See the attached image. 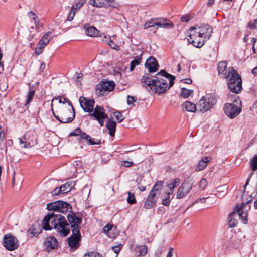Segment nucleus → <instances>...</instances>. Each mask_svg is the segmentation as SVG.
<instances>
[{
	"mask_svg": "<svg viewBox=\"0 0 257 257\" xmlns=\"http://www.w3.org/2000/svg\"><path fill=\"white\" fill-rule=\"evenodd\" d=\"M42 228L45 230H51L52 227L61 236H66L70 233L69 225L66 218L61 215L54 212L49 213L45 216L42 220Z\"/></svg>",
	"mask_w": 257,
	"mask_h": 257,
	"instance_id": "nucleus-1",
	"label": "nucleus"
},
{
	"mask_svg": "<svg viewBox=\"0 0 257 257\" xmlns=\"http://www.w3.org/2000/svg\"><path fill=\"white\" fill-rule=\"evenodd\" d=\"M175 78V76L167 73L165 70L158 72L155 76V82L152 92L158 95L164 93L173 85Z\"/></svg>",
	"mask_w": 257,
	"mask_h": 257,
	"instance_id": "nucleus-2",
	"label": "nucleus"
},
{
	"mask_svg": "<svg viewBox=\"0 0 257 257\" xmlns=\"http://www.w3.org/2000/svg\"><path fill=\"white\" fill-rule=\"evenodd\" d=\"M67 219L71 225L72 232V234L68 238V244L71 248L76 249L79 246V242L81 239L80 225L82 220L72 212L67 215Z\"/></svg>",
	"mask_w": 257,
	"mask_h": 257,
	"instance_id": "nucleus-3",
	"label": "nucleus"
},
{
	"mask_svg": "<svg viewBox=\"0 0 257 257\" xmlns=\"http://www.w3.org/2000/svg\"><path fill=\"white\" fill-rule=\"evenodd\" d=\"M224 79H226L228 89L232 93L238 94L242 90V79L236 70H231Z\"/></svg>",
	"mask_w": 257,
	"mask_h": 257,
	"instance_id": "nucleus-4",
	"label": "nucleus"
},
{
	"mask_svg": "<svg viewBox=\"0 0 257 257\" xmlns=\"http://www.w3.org/2000/svg\"><path fill=\"white\" fill-rule=\"evenodd\" d=\"M156 26L163 28H172L174 25L173 23L168 19L156 18L151 19L146 21L144 25V28L147 29Z\"/></svg>",
	"mask_w": 257,
	"mask_h": 257,
	"instance_id": "nucleus-5",
	"label": "nucleus"
},
{
	"mask_svg": "<svg viewBox=\"0 0 257 257\" xmlns=\"http://www.w3.org/2000/svg\"><path fill=\"white\" fill-rule=\"evenodd\" d=\"M51 110L55 117L61 123H69L71 122L75 117V111L73 107H72L73 112L67 108H62L60 110V116L55 115L51 104Z\"/></svg>",
	"mask_w": 257,
	"mask_h": 257,
	"instance_id": "nucleus-6",
	"label": "nucleus"
},
{
	"mask_svg": "<svg viewBox=\"0 0 257 257\" xmlns=\"http://www.w3.org/2000/svg\"><path fill=\"white\" fill-rule=\"evenodd\" d=\"M216 102V100L214 96L207 94L199 100L197 107L200 111L204 112L211 108Z\"/></svg>",
	"mask_w": 257,
	"mask_h": 257,
	"instance_id": "nucleus-7",
	"label": "nucleus"
},
{
	"mask_svg": "<svg viewBox=\"0 0 257 257\" xmlns=\"http://www.w3.org/2000/svg\"><path fill=\"white\" fill-rule=\"evenodd\" d=\"M47 209L49 211H54L62 213H66L69 210H71V205L63 201H57L47 204Z\"/></svg>",
	"mask_w": 257,
	"mask_h": 257,
	"instance_id": "nucleus-8",
	"label": "nucleus"
},
{
	"mask_svg": "<svg viewBox=\"0 0 257 257\" xmlns=\"http://www.w3.org/2000/svg\"><path fill=\"white\" fill-rule=\"evenodd\" d=\"M3 245L8 251H14L17 249L19 245L18 239L11 233L4 235L3 240Z\"/></svg>",
	"mask_w": 257,
	"mask_h": 257,
	"instance_id": "nucleus-9",
	"label": "nucleus"
},
{
	"mask_svg": "<svg viewBox=\"0 0 257 257\" xmlns=\"http://www.w3.org/2000/svg\"><path fill=\"white\" fill-rule=\"evenodd\" d=\"M19 145L22 148L29 149L37 143L35 136L32 134H26L19 138Z\"/></svg>",
	"mask_w": 257,
	"mask_h": 257,
	"instance_id": "nucleus-10",
	"label": "nucleus"
},
{
	"mask_svg": "<svg viewBox=\"0 0 257 257\" xmlns=\"http://www.w3.org/2000/svg\"><path fill=\"white\" fill-rule=\"evenodd\" d=\"M238 105L234 103H226L224 107L225 114L230 118L236 117L241 111V102L240 101Z\"/></svg>",
	"mask_w": 257,
	"mask_h": 257,
	"instance_id": "nucleus-11",
	"label": "nucleus"
},
{
	"mask_svg": "<svg viewBox=\"0 0 257 257\" xmlns=\"http://www.w3.org/2000/svg\"><path fill=\"white\" fill-rule=\"evenodd\" d=\"M193 182L189 178L185 179L179 187L176 193V198L181 199L186 196L192 188Z\"/></svg>",
	"mask_w": 257,
	"mask_h": 257,
	"instance_id": "nucleus-12",
	"label": "nucleus"
},
{
	"mask_svg": "<svg viewBox=\"0 0 257 257\" xmlns=\"http://www.w3.org/2000/svg\"><path fill=\"white\" fill-rule=\"evenodd\" d=\"M105 109L101 106L97 105L94 108L93 113L90 114L91 116L97 120L100 125L102 126L104 124V121L107 118V115L105 113Z\"/></svg>",
	"mask_w": 257,
	"mask_h": 257,
	"instance_id": "nucleus-13",
	"label": "nucleus"
},
{
	"mask_svg": "<svg viewBox=\"0 0 257 257\" xmlns=\"http://www.w3.org/2000/svg\"><path fill=\"white\" fill-rule=\"evenodd\" d=\"M70 136H80V139L85 140L87 141L88 144L89 145H96L99 144L100 141L94 142V139H92L90 136L86 134L81 131L80 128H77L73 132H71L69 134Z\"/></svg>",
	"mask_w": 257,
	"mask_h": 257,
	"instance_id": "nucleus-14",
	"label": "nucleus"
},
{
	"mask_svg": "<svg viewBox=\"0 0 257 257\" xmlns=\"http://www.w3.org/2000/svg\"><path fill=\"white\" fill-rule=\"evenodd\" d=\"M51 33L47 32L42 37L37 45L35 53L39 55L43 52V49L49 43Z\"/></svg>",
	"mask_w": 257,
	"mask_h": 257,
	"instance_id": "nucleus-15",
	"label": "nucleus"
},
{
	"mask_svg": "<svg viewBox=\"0 0 257 257\" xmlns=\"http://www.w3.org/2000/svg\"><path fill=\"white\" fill-rule=\"evenodd\" d=\"M79 100L80 105L84 111L88 112H92L95 104V101L93 99H88L84 97L81 96Z\"/></svg>",
	"mask_w": 257,
	"mask_h": 257,
	"instance_id": "nucleus-16",
	"label": "nucleus"
},
{
	"mask_svg": "<svg viewBox=\"0 0 257 257\" xmlns=\"http://www.w3.org/2000/svg\"><path fill=\"white\" fill-rule=\"evenodd\" d=\"M227 62L225 61L219 62L218 64L217 69L219 75L221 77L225 78V77L231 72V70L234 69L233 67H228L227 69Z\"/></svg>",
	"mask_w": 257,
	"mask_h": 257,
	"instance_id": "nucleus-17",
	"label": "nucleus"
},
{
	"mask_svg": "<svg viewBox=\"0 0 257 257\" xmlns=\"http://www.w3.org/2000/svg\"><path fill=\"white\" fill-rule=\"evenodd\" d=\"M250 201L251 200L247 201L246 203L242 202L240 204L237 205L234 210V212H238V215L244 224H246L247 222L248 214L247 212H244L243 210L245 205L248 204Z\"/></svg>",
	"mask_w": 257,
	"mask_h": 257,
	"instance_id": "nucleus-18",
	"label": "nucleus"
},
{
	"mask_svg": "<svg viewBox=\"0 0 257 257\" xmlns=\"http://www.w3.org/2000/svg\"><path fill=\"white\" fill-rule=\"evenodd\" d=\"M197 29L198 33H199L206 41L210 38L213 32L212 27L208 24L203 25Z\"/></svg>",
	"mask_w": 257,
	"mask_h": 257,
	"instance_id": "nucleus-19",
	"label": "nucleus"
},
{
	"mask_svg": "<svg viewBox=\"0 0 257 257\" xmlns=\"http://www.w3.org/2000/svg\"><path fill=\"white\" fill-rule=\"evenodd\" d=\"M155 82V77L151 79L148 75H144L141 79V82L143 87H145L148 91H153V86Z\"/></svg>",
	"mask_w": 257,
	"mask_h": 257,
	"instance_id": "nucleus-20",
	"label": "nucleus"
},
{
	"mask_svg": "<svg viewBox=\"0 0 257 257\" xmlns=\"http://www.w3.org/2000/svg\"><path fill=\"white\" fill-rule=\"evenodd\" d=\"M145 67L150 73L157 71L158 69V64L157 60L153 57H150L146 62Z\"/></svg>",
	"mask_w": 257,
	"mask_h": 257,
	"instance_id": "nucleus-21",
	"label": "nucleus"
},
{
	"mask_svg": "<svg viewBox=\"0 0 257 257\" xmlns=\"http://www.w3.org/2000/svg\"><path fill=\"white\" fill-rule=\"evenodd\" d=\"M156 193H153V191H150L148 196L146 200L144 202V207L146 209H151L153 207L156 203L155 197Z\"/></svg>",
	"mask_w": 257,
	"mask_h": 257,
	"instance_id": "nucleus-22",
	"label": "nucleus"
},
{
	"mask_svg": "<svg viewBox=\"0 0 257 257\" xmlns=\"http://www.w3.org/2000/svg\"><path fill=\"white\" fill-rule=\"evenodd\" d=\"M44 244L47 249H54L58 246V243L54 237L50 236L46 238Z\"/></svg>",
	"mask_w": 257,
	"mask_h": 257,
	"instance_id": "nucleus-23",
	"label": "nucleus"
},
{
	"mask_svg": "<svg viewBox=\"0 0 257 257\" xmlns=\"http://www.w3.org/2000/svg\"><path fill=\"white\" fill-rule=\"evenodd\" d=\"M115 83L111 81H104L101 84L100 91L106 92H110L114 89Z\"/></svg>",
	"mask_w": 257,
	"mask_h": 257,
	"instance_id": "nucleus-24",
	"label": "nucleus"
},
{
	"mask_svg": "<svg viewBox=\"0 0 257 257\" xmlns=\"http://www.w3.org/2000/svg\"><path fill=\"white\" fill-rule=\"evenodd\" d=\"M85 33L90 37H96L98 35L99 31L94 26H90L86 25L84 26Z\"/></svg>",
	"mask_w": 257,
	"mask_h": 257,
	"instance_id": "nucleus-25",
	"label": "nucleus"
},
{
	"mask_svg": "<svg viewBox=\"0 0 257 257\" xmlns=\"http://www.w3.org/2000/svg\"><path fill=\"white\" fill-rule=\"evenodd\" d=\"M106 127L109 131V134L110 136L114 137L116 131V122L110 119H108L106 124Z\"/></svg>",
	"mask_w": 257,
	"mask_h": 257,
	"instance_id": "nucleus-26",
	"label": "nucleus"
},
{
	"mask_svg": "<svg viewBox=\"0 0 257 257\" xmlns=\"http://www.w3.org/2000/svg\"><path fill=\"white\" fill-rule=\"evenodd\" d=\"M109 2H107L105 0H89L90 5L96 7H105L107 6L114 7L111 5H108Z\"/></svg>",
	"mask_w": 257,
	"mask_h": 257,
	"instance_id": "nucleus-27",
	"label": "nucleus"
},
{
	"mask_svg": "<svg viewBox=\"0 0 257 257\" xmlns=\"http://www.w3.org/2000/svg\"><path fill=\"white\" fill-rule=\"evenodd\" d=\"M205 39L201 36L197 38H193V40H189V43H191L196 47H201L204 44Z\"/></svg>",
	"mask_w": 257,
	"mask_h": 257,
	"instance_id": "nucleus-28",
	"label": "nucleus"
},
{
	"mask_svg": "<svg viewBox=\"0 0 257 257\" xmlns=\"http://www.w3.org/2000/svg\"><path fill=\"white\" fill-rule=\"evenodd\" d=\"M210 158L208 157H204L202 158V160L198 163V165L196 167V171H201L204 169L207 165V164L209 162Z\"/></svg>",
	"mask_w": 257,
	"mask_h": 257,
	"instance_id": "nucleus-29",
	"label": "nucleus"
},
{
	"mask_svg": "<svg viewBox=\"0 0 257 257\" xmlns=\"http://www.w3.org/2000/svg\"><path fill=\"white\" fill-rule=\"evenodd\" d=\"M251 166L252 170L253 172L250 174V177L247 179V181L244 186V191H245L246 186L248 185L249 180H250V178L253 174L254 171L257 170V155L255 156L252 158V159L251 160Z\"/></svg>",
	"mask_w": 257,
	"mask_h": 257,
	"instance_id": "nucleus-30",
	"label": "nucleus"
},
{
	"mask_svg": "<svg viewBox=\"0 0 257 257\" xmlns=\"http://www.w3.org/2000/svg\"><path fill=\"white\" fill-rule=\"evenodd\" d=\"M180 183V180L178 178H176L172 180L167 185V187L169 188L168 192L169 194H172L174 191V189L178 186Z\"/></svg>",
	"mask_w": 257,
	"mask_h": 257,
	"instance_id": "nucleus-31",
	"label": "nucleus"
},
{
	"mask_svg": "<svg viewBox=\"0 0 257 257\" xmlns=\"http://www.w3.org/2000/svg\"><path fill=\"white\" fill-rule=\"evenodd\" d=\"M188 34L189 38L188 41L189 42V40H193V38H197L201 36L199 33H198V29L195 27H191L188 30Z\"/></svg>",
	"mask_w": 257,
	"mask_h": 257,
	"instance_id": "nucleus-32",
	"label": "nucleus"
},
{
	"mask_svg": "<svg viewBox=\"0 0 257 257\" xmlns=\"http://www.w3.org/2000/svg\"><path fill=\"white\" fill-rule=\"evenodd\" d=\"M183 106L186 111L189 112H194L197 109L196 105L190 101H186Z\"/></svg>",
	"mask_w": 257,
	"mask_h": 257,
	"instance_id": "nucleus-33",
	"label": "nucleus"
},
{
	"mask_svg": "<svg viewBox=\"0 0 257 257\" xmlns=\"http://www.w3.org/2000/svg\"><path fill=\"white\" fill-rule=\"evenodd\" d=\"M28 232L32 235V236H37L40 233V231L38 224L33 225L29 229Z\"/></svg>",
	"mask_w": 257,
	"mask_h": 257,
	"instance_id": "nucleus-34",
	"label": "nucleus"
},
{
	"mask_svg": "<svg viewBox=\"0 0 257 257\" xmlns=\"http://www.w3.org/2000/svg\"><path fill=\"white\" fill-rule=\"evenodd\" d=\"M113 225L108 224L106 226H105L103 228V231L104 233L107 234L108 236H109L110 238H113Z\"/></svg>",
	"mask_w": 257,
	"mask_h": 257,
	"instance_id": "nucleus-35",
	"label": "nucleus"
},
{
	"mask_svg": "<svg viewBox=\"0 0 257 257\" xmlns=\"http://www.w3.org/2000/svg\"><path fill=\"white\" fill-rule=\"evenodd\" d=\"M142 54L139 56H137L135 59L133 60L131 62L130 69L132 71H133L135 67L140 64L142 61Z\"/></svg>",
	"mask_w": 257,
	"mask_h": 257,
	"instance_id": "nucleus-36",
	"label": "nucleus"
},
{
	"mask_svg": "<svg viewBox=\"0 0 257 257\" xmlns=\"http://www.w3.org/2000/svg\"><path fill=\"white\" fill-rule=\"evenodd\" d=\"M136 252L139 256H144L147 252V246L146 245L139 246L136 248Z\"/></svg>",
	"mask_w": 257,
	"mask_h": 257,
	"instance_id": "nucleus-37",
	"label": "nucleus"
},
{
	"mask_svg": "<svg viewBox=\"0 0 257 257\" xmlns=\"http://www.w3.org/2000/svg\"><path fill=\"white\" fill-rule=\"evenodd\" d=\"M143 178L142 176H139L136 179L138 188L140 191H144L146 190V186L144 184L142 183Z\"/></svg>",
	"mask_w": 257,
	"mask_h": 257,
	"instance_id": "nucleus-38",
	"label": "nucleus"
},
{
	"mask_svg": "<svg viewBox=\"0 0 257 257\" xmlns=\"http://www.w3.org/2000/svg\"><path fill=\"white\" fill-rule=\"evenodd\" d=\"M72 187L73 185L72 183H66L64 185L61 186L60 188H61V190L62 191V194H65L69 192L72 188Z\"/></svg>",
	"mask_w": 257,
	"mask_h": 257,
	"instance_id": "nucleus-39",
	"label": "nucleus"
},
{
	"mask_svg": "<svg viewBox=\"0 0 257 257\" xmlns=\"http://www.w3.org/2000/svg\"><path fill=\"white\" fill-rule=\"evenodd\" d=\"M35 93V90H32L30 88H29V91L28 94L27 96V101H26V105L29 104L31 102L32 100L34 98Z\"/></svg>",
	"mask_w": 257,
	"mask_h": 257,
	"instance_id": "nucleus-40",
	"label": "nucleus"
},
{
	"mask_svg": "<svg viewBox=\"0 0 257 257\" xmlns=\"http://www.w3.org/2000/svg\"><path fill=\"white\" fill-rule=\"evenodd\" d=\"M163 185V182L162 181H157L154 185L151 191H153V193H156L157 191H159L162 188Z\"/></svg>",
	"mask_w": 257,
	"mask_h": 257,
	"instance_id": "nucleus-41",
	"label": "nucleus"
},
{
	"mask_svg": "<svg viewBox=\"0 0 257 257\" xmlns=\"http://www.w3.org/2000/svg\"><path fill=\"white\" fill-rule=\"evenodd\" d=\"M193 91L185 88H182L181 91V95L184 98L188 97L192 93Z\"/></svg>",
	"mask_w": 257,
	"mask_h": 257,
	"instance_id": "nucleus-42",
	"label": "nucleus"
},
{
	"mask_svg": "<svg viewBox=\"0 0 257 257\" xmlns=\"http://www.w3.org/2000/svg\"><path fill=\"white\" fill-rule=\"evenodd\" d=\"M127 201L129 204H134L136 203V200L135 197L134 193H132L130 192H128V197L127 198Z\"/></svg>",
	"mask_w": 257,
	"mask_h": 257,
	"instance_id": "nucleus-43",
	"label": "nucleus"
},
{
	"mask_svg": "<svg viewBox=\"0 0 257 257\" xmlns=\"http://www.w3.org/2000/svg\"><path fill=\"white\" fill-rule=\"evenodd\" d=\"M63 98L64 100H63V101H62L61 97H60L59 96H58L57 97H56L55 98H54V99H52L51 104H53V102H54V101L55 100H58L59 99V102L60 103H63V104H64L65 102H67L68 103V104L70 106H71L72 107H73L71 102L67 98Z\"/></svg>",
	"mask_w": 257,
	"mask_h": 257,
	"instance_id": "nucleus-44",
	"label": "nucleus"
},
{
	"mask_svg": "<svg viewBox=\"0 0 257 257\" xmlns=\"http://www.w3.org/2000/svg\"><path fill=\"white\" fill-rule=\"evenodd\" d=\"M113 115L115 116L116 120L119 122L122 121L124 118V117L123 116V115H122V114L119 111H116V112H114Z\"/></svg>",
	"mask_w": 257,
	"mask_h": 257,
	"instance_id": "nucleus-45",
	"label": "nucleus"
},
{
	"mask_svg": "<svg viewBox=\"0 0 257 257\" xmlns=\"http://www.w3.org/2000/svg\"><path fill=\"white\" fill-rule=\"evenodd\" d=\"M207 185V181L206 179L205 178L201 179L199 183V188L202 190H204L206 187Z\"/></svg>",
	"mask_w": 257,
	"mask_h": 257,
	"instance_id": "nucleus-46",
	"label": "nucleus"
},
{
	"mask_svg": "<svg viewBox=\"0 0 257 257\" xmlns=\"http://www.w3.org/2000/svg\"><path fill=\"white\" fill-rule=\"evenodd\" d=\"M76 12L75 11H74V10H72L71 8L70 11L69 13L68 18L66 20L68 21H71L73 19L74 16L76 14Z\"/></svg>",
	"mask_w": 257,
	"mask_h": 257,
	"instance_id": "nucleus-47",
	"label": "nucleus"
},
{
	"mask_svg": "<svg viewBox=\"0 0 257 257\" xmlns=\"http://www.w3.org/2000/svg\"><path fill=\"white\" fill-rule=\"evenodd\" d=\"M83 5L82 4V3H80L79 2H76L74 5H73L72 7H71V9L72 10H74V11H75L76 12L78 11L80 9V8L83 6Z\"/></svg>",
	"mask_w": 257,
	"mask_h": 257,
	"instance_id": "nucleus-48",
	"label": "nucleus"
},
{
	"mask_svg": "<svg viewBox=\"0 0 257 257\" xmlns=\"http://www.w3.org/2000/svg\"><path fill=\"white\" fill-rule=\"evenodd\" d=\"M83 257H100V255L96 252L92 251L85 254Z\"/></svg>",
	"mask_w": 257,
	"mask_h": 257,
	"instance_id": "nucleus-49",
	"label": "nucleus"
},
{
	"mask_svg": "<svg viewBox=\"0 0 257 257\" xmlns=\"http://www.w3.org/2000/svg\"><path fill=\"white\" fill-rule=\"evenodd\" d=\"M227 189V187L226 185L220 186L216 188L217 192L219 193H224Z\"/></svg>",
	"mask_w": 257,
	"mask_h": 257,
	"instance_id": "nucleus-50",
	"label": "nucleus"
},
{
	"mask_svg": "<svg viewBox=\"0 0 257 257\" xmlns=\"http://www.w3.org/2000/svg\"><path fill=\"white\" fill-rule=\"evenodd\" d=\"M237 224V221L235 219L230 218L228 222V226L230 227H235Z\"/></svg>",
	"mask_w": 257,
	"mask_h": 257,
	"instance_id": "nucleus-51",
	"label": "nucleus"
},
{
	"mask_svg": "<svg viewBox=\"0 0 257 257\" xmlns=\"http://www.w3.org/2000/svg\"><path fill=\"white\" fill-rule=\"evenodd\" d=\"M61 193L62 194V191L60 187L55 188L52 192L53 195H57Z\"/></svg>",
	"mask_w": 257,
	"mask_h": 257,
	"instance_id": "nucleus-52",
	"label": "nucleus"
},
{
	"mask_svg": "<svg viewBox=\"0 0 257 257\" xmlns=\"http://www.w3.org/2000/svg\"><path fill=\"white\" fill-rule=\"evenodd\" d=\"M171 202L170 198H163L162 200V204L165 206H168Z\"/></svg>",
	"mask_w": 257,
	"mask_h": 257,
	"instance_id": "nucleus-53",
	"label": "nucleus"
},
{
	"mask_svg": "<svg viewBox=\"0 0 257 257\" xmlns=\"http://www.w3.org/2000/svg\"><path fill=\"white\" fill-rule=\"evenodd\" d=\"M248 27L252 29L257 28V19L254 20L252 22H250L248 24Z\"/></svg>",
	"mask_w": 257,
	"mask_h": 257,
	"instance_id": "nucleus-54",
	"label": "nucleus"
},
{
	"mask_svg": "<svg viewBox=\"0 0 257 257\" xmlns=\"http://www.w3.org/2000/svg\"><path fill=\"white\" fill-rule=\"evenodd\" d=\"M121 246H122L121 244H119L118 245L113 246L112 247V249H113L114 252L117 254L120 252V251L121 249Z\"/></svg>",
	"mask_w": 257,
	"mask_h": 257,
	"instance_id": "nucleus-55",
	"label": "nucleus"
},
{
	"mask_svg": "<svg viewBox=\"0 0 257 257\" xmlns=\"http://www.w3.org/2000/svg\"><path fill=\"white\" fill-rule=\"evenodd\" d=\"M134 163L133 162L131 161H123L121 162V165L126 167H129L133 165Z\"/></svg>",
	"mask_w": 257,
	"mask_h": 257,
	"instance_id": "nucleus-56",
	"label": "nucleus"
},
{
	"mask_svg": "<svg viewBox=\"0 0 257 257\" xmlns=\"http://www.w3.org/2000/svg\"><path fill=\"white\" fill-rule=\"evenodd\" d=\"M135 101H136V99H135V98L134 97L131 96H127V104H129V105L131 104Z\"/></svg>",
	"mask_w": 257,
	"mask_h": 257,
	"instance_id": "nucleus-57",
	"label": "nucleus"
},
{
	"mask_svg": "<svg viewBox=\"0 0 257 257\" xmlns=\"http://www.w3.org/2000/svg\"><path fill=\"white\" fill-rule=\"evenodd\" d=\"M103 41L108 44L109 45L110 42H111V40L109 36H104L103 38Z\"/></svg>",
	"mask_w": 257,
	"mask_h": 257,
	"instance_id": "nucleus-58",
	"label": "nucleus"
},
{
	"mask_svg": "<svg viewBox=\"0 0 257 257\" xmlns=\"http://www.w3.org/2000/svg\"><path fill=\"white\" fill-rule=\"evenodd\" d=\"M181 20L182 22H187L190 20V17L189 16H187V15L183 16L181 18Z\"/></svg>",
	"mask_w": 257,
	"mask_h": 257,
	"instance_id": "nucleus-59",
	"label": "nucleus"
},
{
	"mask_svg": "<svg viewBox=\"0 0 257 257\" xmlns=\"http://www.w3.org/2000/svg\"><path fill=\"white\" fill-rule=\"evenodd\" d=\"M205 198H198L196 200H195V201L194 202V204L205 203Z\"/></svg>",
	"mask_w": 257,
	"mask_h": 257,
	"instance_id": "nucleus-60",
	"label": "nucleus"
},
{
	"mask_svg": "<svg viewBox=\"0 0 257 257\" xmlns=\"http://www.w3.org/2000/svg\"><path fill=\"white\" fill-rule=\"evenodd\" d=\"M109 46L114 49L118 50V48H119L118 46L116 44H115L113 42L111 41L110 42V44H109Z\"/></svg>",
	"mask_w": 257,
	"mask_h": 257,
	"instance_id": "nucleus-61",
	"label": "nucleus"
},
{
	"mask_svg": "<svg viewBox=\"0 0 257 257\" xmlns=\"http://www.w3.org/2000/svg\"><path fill=\"white\" fill-rule=\"evenodd\" d=\"M35 27L37 30H38L39 28H41L43 26V25L39 23V20L37 21L36 23H35Z\"/></svg>",
	"mask_w": 257,
	"mask_h": 257,
	"instance_id": "nucleus-62",
	"label": "nucleus"
},
{
	"mask_svg": "<svg viewBox=\"0 0 257 257\" xmlns=\"http://www.w3.org/2000/svg\"><path fill=\"white\" fill-rule=\"evenodd\" d=\"M174 250L173 248H170L169 250V252H168L167 257H172V253Z\"/></svg>",
	"mask_w": 257,
	"mask_h": 257,
	"instance_id": "nucleus-63",
	"label": "nucleus"
},
{
	"mask_svg": "<svg viewBox=\"0 0 257 257\" xmlns=\"http://www.w3.org/2000/svg\"><path fill=\"white\" fill-rule=\"evenodd\" d=\"M45 66V63L44 62H42L40 66V70L41 72H42L44 70Z\"/></svg>",
	"mask_w": 257,
	"mask_h": 257,
	"instance_id": "nucleus-64",
	"label": "nucleus"
}]
</instances>
